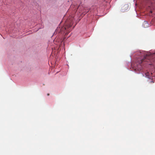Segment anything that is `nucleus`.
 Segmentation results:
<instances>
[{"label": "nucleus", "mask_w": 155, "mask_h": 155, "mask_svg": "<svg viewBox=\"0 0 155 155\" xmlns=\"http://www.w3.org/2000/svg\"><path fill=\"white\" fill-rule=\"evenodd\" d=\"M145 75H143V76L147 77L148 78H151V77L152 73H149V72H147L145 73Z\"/></svg>", "instance_id": "2"}, {"label": "nucleus", "mask_w": 155, "mask_h": 155, "mask_svg": "<svg viewBox=\"0 0 155 155\" xmlns=\"http://www.w3.org/2000/svg\"><path fill=\"white\" fill-rule=\"evenodd\" d=\"M79 6H78V7H77H77H75V8L74 9V10H76V8H79Z\"/></svg>", "instance_id": "5"}, {"label": "nucleus", "mask_w": 155, "mask_h": 155, "mask_svg": "<svg viewBox=\"0 0 155 155\" xmlns=\"http://www.w3.org/2000/svg\"><path fill=\"white\" fill-rule=\"evenodd\" d=\"M74 18L71 17L67 19L64 24V27L60 28H57L56 30V32L62 34L65 33L64 35L68 34L71 31V27L73 24Z\"/></svg>", "instance_id": "1"}, {"label": "nucleus", "mask_w": 155, "mask_h": 155, "mask_svg": "<svg viewBox=\"0 0 155 155\" xmlns=\"http://www.w3.org/2000/svg\"><path fill=\"white\" fill-rule=\"evenodd\" d=\"M74 7V5H71V8H73V7L74 8V7Z\"/></svg>", "instance_id": "4"}, {"label": "nucleus", "mask_w": 155, "mask_h": 155, "mask_svg": "<svg viewBox=\"0 0 155 155\" xmlns=\"http://www.w3.org/2000/svg\"><path fill=\"white\" fill-rule=\"evenodd\" d=\"M49 94H47V95L48 96H49Z\"/></svg>", "instance_id": "6"}, {"label": "nucleus", "mask_w": 155, "mask_h": 155, "mask_svg": "<svg viewBox=\"0 0 155 155\" xmlns=\"http://www.w3.org/2000/svg\"><path fill=\"white\" fill-rule=\"evenodd\" d=\"M63 40H62V38H61V40H58V42H62Z\"/></svg>", "instance_id": "3"}]
</instances>
